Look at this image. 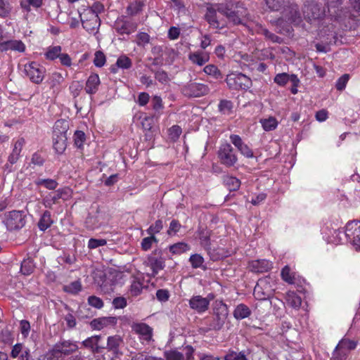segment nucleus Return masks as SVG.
Wrapping results in <instances>:
<instances>
[{
    "label": "nucleus",
    "instance_id": "obj_10",
    "mask_svg": "<svg viewBox=\"0 0 360 360\" xmlns=\"http://www.w3.org/2000/svg\"><path fill=\"white\" fill-rule=\"evenodd\" d=\"M217 157L220 163L226 167H231L238 162V157L233 148L227 142L220 145L217 152Z\"/></svg>",
    "mask_w": 360,
    "mask_h": 360
},
{
    "label": "nucleus",
    "instance_id": "obj_3",
    "mask_svg": "<svg viewBox=\"0 0 360 360\" xmlns=\"http://www.w3.org/2000/svg\"><path fill=\"white\" fill-rule=\"evenodd\" d=\"M68 129L69 124L65 120H58L54 124L52 136L53 148L59 155L63 154L67 148Z\"/></svg>",
    "mask_w": 360,
    "mask_h": 360
},
{
    "label": "nucleus",
    "instance_id": "obj_8",
    "mask_svg": "<svg viewBox=\"0 0 360 360\" xmlns=\"http://www.w3.org/2000/svg\"><path fill=\"white\" fill-rule=\"evenodd\" d=\"M226 82L230 89L247 90L252 85L251 79L243 73H231L226 78Z\"/></svg>",
    "mask_w": 360,
    "mask_h": 360
},
{
    "label": "nucleus",
    "instance_id": "obj_26",
    "mask_svg": "<svg viewBox=\"0 0 360 360\" xmlns=\"http://www.w3.org/2000/svg\"><path fill=\"white\" fill-rule=\"evenodd\" d=\"M123 342L122 338L117 335L109 336L107 340V346L105 347V349H107L108 351L112 352L113 354L117 356L120 354V346Z\"/></svg>",
    "mask_w": 360,
    "mask_h": 360
},
{
    "label": "nucleus",
    "instance_id": "obj_23",
    "mask_svg": "<svg viewBox=\"0 0 360 360\" xmlns=\"http://www.w3.org/2000/svg\"><path fill=\"white\" fill-rule=\"evenodd\" d=\"M188 57L193 64L198 66H202L210 60L209 53L201 51L191 52Z\"/></svg>",
    "mask_w": 360,
    "mask_h": 360
},
{
    "label": "nucleus",
    "instance_id": "obj_51",
    "mask_svg": "<svg viewBox=\"0 0 360 360\" xmlns=\"http://www.w3.org/2000/svg\"><path fill=\"white\" fill-rule=\"evenodd\" d=\"M158 242V239L155 237V236L149 235V236L142 239L141 243V249L143 251H148L150 250L153 243H157Z\"/></svg>",
    "mask_w": 360,
    "mask_h": 360
},
{
    "label": "nucleus",
    "instance_id": "obj_39",
    "mask_svg": "<svg viewBox=\"0 0 360 360\" xmlns=\"http://www.w3.org/2000/svg\"><path fill=\"white\" fill-rule=\"evenodd\" d=\"M20 153H21L18 151L15 152V150H12L11 153L8 157V162L4 167V171L11 172L13 170V165L18 161L20 157Z\"/></svg>",
    "mask_w": 360,
    "mask_h": 360
},
{
    "label": "nucleus",
    "instance_id": "obj_50",
    "mask_svg": "<svg viewBox=\"0 0 360 360\" xmlns=\"http://www.w3.org/2000/svg\"><path fill=\"white\" fill-rule=\"evenodd\" d=\"M116 65L120 68L128 70L131 68L132 61L127 56L122 55L117 58Z\"/></svg>",
    "mask_w": 360,
    "mask_h": 360
},
{
    "label": "nucleus",
    "instance_id": "obj_53",
    "mask_svg": "<svg viewBox=\"0 0 360 360\" xmlns=\"http://www.w3.org/2000/svg\"><path fill=\"white\" fill-rule=\"evenodd\" d=\"M162 229V221L161 219H158L155 221L154 224H151L148 227V229L146 230V232L148 235L155 236V234L159 233Z\"/></svg>",
    "mask_w": 360,
    "mask_h": 360
},
{
    "label": "nucleus",
    "instance_id": "obj_47",
    "mask_svg": "<svg viewBox=\"0 0 360 360\" xmlns=\"http://www.w3.org/2000/svg\"><path fill=\"white\" fill-rule=\"evenodd\" d=\"M65 292L76 295L82 290V283L79 281H75L63 288Z\"/></svg>",
    "mask_w": 360,
    "mask_h": 360
},
{
    "label": "nucleus",
    "instance_id": "obj_25",
    "mask_svg": "<svg viewBox=\"0 0 360 360\" xmlns=\"http://www.w3.org/2000/svg\"><path fill=\"white\" fill-rule=\"evenodd\" d=\"M101 339V335H93L84 340L82 345L84 347L91 349L94 353H100L102 349H105V346L98 345Z\"/></svg>",
    "mask_w": 360,
    "mask_h": 360
},
{
    "label": "nucleus",
    "instance_id": "obj_57",
    "mask_svg": "<svg viewBox=\"0 0 360 360\" xmlns=\"http://www.w3.org/2000/svg\"><path fill=\"white\" fill-rule=\"evenodd\" d=\"M189 262L193 268L198 269L200 268L202 266L205 260L202 255L199 254H193L191 255L189 258Z\"/></svg>",
    "mask_w": 360,
    "mask_h": 360
},
{
    "label": "nucleus",
    "instance_id": "obj_44",
    "mask_svg": "<svg viewBox=\"0 0 360 360\" xmlns=\"http://www.w3.org/2000/svg\"><path fill=\"white\" fill-rule=\"evenodd\" d=\"M61 50L60 46H49L44 53L45 58L49 60H54L58 58L61 53Z\"/></svg>",
    "mask_w": 360,
    "mask_h": 360
},
{
    "label": "nucleus",
    "instance_id": "obj_61",
    "mask_svg": "<svg viewBox=\"0 0 360 360\" xmlns=\"http://www.w3.org/2000/svg\"><path fill=\"white\" fill-rule=\"evenodd\" d=\"M181 224L177 219H172L169 224V229L167 231V233L169 236H174L176 235L181 229Z\"/></svg>",
    "mask_w": 360,
    "mask_h": 360
},
{
    "label": "nucleus",
    "instance_id": "obj_58",
    "mask_svg": "<svg viewBox=\"0 0 360 360\" xmlns=\"http://www.w3.org/2000/svg\"><path fill=\"white\" fill-rule=\"evenodd\" d=\"M346 226L343 229H335L333 231L332 242L334 243H340L343 241L344 238L346 239Z\"/></svg>",
    "mask_w": 360,
    "mask_h": 360
},
{
    "label": "nucleus",
    "instance_id": "obj_60",
    "mask_svg": "<svg viewBox=\"0 0 360 360\" xmlns=\"http://www.w3.org/2000/svg\"><path fill=\"white\" fill-rule=\"evenodd\" d=\"M151 71L154 73L155 79L161 84H166L169 82V78L166 71L163 70H158L157 71L151 70Z\"/></svg>",
    "mask_w": 360,
    "mask_h": 360
},
{
    "label": "nucleus",
    "instance_id": "obj_41",
    "mask_svg": "<svg viewBox=\"0 0 360 360\" xmlns=\"http://www.w3.org/2000/svg\"><path fill=\"white\" fill-rule=\"evenodd\" d=\"M35 268L34 261L32 258L28 257L23 259L21 263L20 271L22 274L28 276L32 274Z\"/></svg>",
    "mask_w": 360,
    "mask_h": 360
},
{
    "label": "nucleus",
    "instance_id": "obj_29",
    "mask_svg": "<svg viewBox=\"0 0 360 360\" xmlns=\"http://www.w3.org/2000/svg\"><path fill=\"white\" fill-rule=\"evenodd\" d=\"M265 5L269 12H280L285 11L289 3L288 0H264Z\"/></svg>",
    "mask_w": 360,
    "mask_h": 360
},
{
    "label": "nucleus",
    "instance_id": "obj_22",
    "mask_svg": "<svg viewBox=\"0 0 360 360\" xmlns=\"http://www.w3.org/2000/svg\"><path fill=\"white\" fill-rule=\"evenodd\" d=\"M217 12H218L217 4H214L213 6L207 7L205 18L211 27L215 29H221L224 25L218 20Z\"/></svg>",
    "mask_w": 360,
    "mask_h": 360
},
{
    "label": "nucleus",
    "instance_id": "obj_18",
    "mask_svg": "<svg viewBox=\"0 0 360 360\" xmlns=\"http://www.w3.org/2000/svg\"><path fill=\"white\" fill-rule=\"evenodd\" d=\"M281 13L292 23L299 24L302 21V17L299 11L298 6L295 4H292L289 1L288 6L285 8V11H283Z\"/></svg>",
    "mask_w": 360,
    "mask_h": 360
},
{
    "label": "nucleus",
    "instance_id": "obj_27",
    "mask_svg": "<svg viewBox=\"0 0 360 360\" xmlns=\"http://www.w3.org/2000/svg\"><path fill=\"white\" fill-rule=\"evenodd\" d=\"M80 18L83 28L89 32H94L100 25V18L97 15H90L89 18L86 19L80 15Z\"/></svg>",
    "mask_w": 360,
    "mask_h": 360
},
{
    "label": "nucleus",
    "instance_id": "obj_46",
    "mask_svg": "<svg viewBox=\"0 0 360 360\" xmlns=\"http://www.w3.org/2000/svg\"><path fill=\"white\" fill-rule=\"evenodd\" d=\"M143 288V283L137 278H134L129 288V293L132 297L141 295Z\"/></svg>",
    "mask_w": 360,
    "mask_h": 360
},
{
    "label": "nucleus",
    "instance_id": "obj_9",
    "mask_svg": "<svg viewBox=\"0 0 360 360\" xmlns=\"http://www.w3.org/2000/svg\"><path fill=\"white\" fill-rule=\"evenodd\" d=\"M113 28L120 35H130L138 29V23L126 15L118 17L114 22Z\"/></svg>",
    "mask_w": 360,
    "mask_h": 360
},
{
    "label": "nucleus",
    "instance_id": "obj_45",
    "mask_svg": "<svg viewBox=\"0 0 360 360\" xmlns=\"http://www.w3.org/2000/svg\"><path fill=\"white\" fill-rule=\"evenodd\" d=\"M143 7V3L141 1H135L130 3L127 7V13L128 15L134 16L140 13Z\"/></svg>",
    "mask_w": 360,
    "mask_h": 360
},
{
    "label": "nucleus",
    "instance_id": "obj_13",
    "mask_svg": "<svg viewBox=\"0 0 360 360\" xmlns=\"http://www.w3.org/2000/svg\"><path fill=\"white\" fill-rule=\"evenodd\" d=\"M356 341L347 338H343L335 347L333 352V358L335 360L345 359L348 353L351 350L356 349Z\"/></svg>",
    "mask_w": 360,
    "mask_h": 360
},
{
    "label": "nucleus",
    "instance_id": "obj_59",
    "mask_svg": "<svg viewBox=\"0 0 360 360\" xmlns=\"http://www.w3.org/2000/svg\"><path fill=\"white\" fill-rule=\"evenodd\" d=\"M90 326L94 330H101L108 326V320L104 317L94 319L91 321Z\"/></svg>",
    "mask_w": 360,
    "mask_h": 360
},
{
    "label": "nucleus",
    "instance_id": "obj_62",
    "mask_svg": "<svg viewBox=\"0 0 360 360\" xmlns=\"http://www.w3.org/2000/svg\"><path fill=\"white\" fill-rule=\"evenodd\" d=\"M105 62L106 58L105 54L101 51H96L94 59V64L95 66L101 68L105 65Z\"/></svg>",
    "mask_w": 360,
    "mask_h": 360
},
{
    "label": "nucleus",
    "instance_id": "obj_1",
    "mask_svg": "<svg viewBox=\"0 0 360 360\" xmlns=\"http://www.w3.org/2000/svg\"><path fill=\"white\" fill-rule=\"evenodd\" d=\"M217 9L230 22L236 25L242 24L243 19L248 15L245 4L235 0H226L224 3L217 4Z\"/></svg>",
    "mask_w": 360,
    "mask_h": 360
},
{
    "label": "nucleus",
    "instance_id": "obj_16",
    "mask_svg": "<svg viewBox=\"0 0 360 360\" xmlns=\"http://www.w3.org/2000/svg\"><path fill=\"white\" fill-rule=\"evenodd\" d=\"M346 241L356 249H360V221H349L346 224Z\"/></svg>",
    "mask_w": 360,
    "mask_h": 360
},
{
    "label": "nucleus",
    "instance_id": "obj_17",
    "mask_svg": "<svg viewBox=\"0 0 360 360\" xmlns=\"http://www.w3.org/2000/svg\"><path fill=\"white\" fill-rule=\"evenodd\" d=\"M13 51L22 53L26 51L25 43L20 39L0 41V52Z\"/></svg>",
    "mask_w": 360,
    "mask_h": 360
},
{
    "label": "nucleus",
    "instance_id": "obj_4",
    "mask_svg": "<svg viewBox=\"0 0 360 360\" xmlns=\"http://www.w3.org/2000/svg\"><path fill=\"white\" fill-rule=\"evenodd\" d=\"M111 219L109 209L106 207L98 206L94 213H89L84 224L88 230H95L107 225Z\"/></svg>",
    "mask_w": 360,
    "mask_h": 360
},
{
    "label": "nucleus",
    "instance_id": "obj_35",
    "mask_svg": "<svg viewBox=\"0 0 360 360\" xmlns=\"http://www.w3.org/2000/svg\"><path fill=\"white\" fill-rule=\"evenodd\" d=\"M203 72L215 79H221L223 78V75L217 65L213 64L207 65L203 68Z\"/></svg>",
    "mask_w": 360,
    "mask_h": 360
},
{
    "label": "nucleus",
    "instance_id": "obj_64",
    "mask_svg": "<svg viewBox=\"0 0 360 360\" xmlns=\"http://www.w3.org/2000/svg\"><path fill=\"white\" fill-rule=\"evenodd\" d=\"M150 42V36L146 32H139L136 35V44L139 46H144Z\"/></svg>",
    "mask_w": 360,
    "mask_h": 360
},
{
    "label": "nucleus",
    "instance_id": "obj_42",
    "mask_svg": "<svg viewBox=\"0 0 360 360\" xmlns=\"http://www.w3.org/2000/svg\"><path fill=\"white\" fill-rule=\"evenodd\" d=\"M281 276L282 279L289 283V284H294L295 283L296 281V275L295 272H292L290 270V268L286 265L285 266L281 272Z\"/></svg>",
    "mask_w": 360,
    "mask_h": 360
},
{
    "label": "nucleus",
    "instance_id": "obj_31",
    "mask_svg": "<svg viewBox=\"0 0 360 360\" xmlns=\"http://www.w3.org/2000/svg\"><path fill=\"white\" fill-rule=\"evenodd\" d=\"M148 262L152 269L153 275H156L160 270H162L165 266V261L162 257L156 258L152 255L148 257Z\"/></svg>",
    "mask_w": 360,
    "mask_h": 360
},
{
    "label": "nucleus",
    "instance_id": "obj_2",
    "mask_svg": "<svg viewBox=\"0 0 360 360\" xmlns=\"http://www.w3.org/2000/svg\"><path fill=\"white\" fill-rule=\"evenodd\" d=\"M212 305L213 316L206 320L207 325L209 330L219 331L222 329L228 318L229 307L221 300H216Z\"/></svg>",
    "mask_w": 360,
    "mask_h": 360
},
{
    "label": "nucleus",
    "instance_id": "obj_37",
    "mask_svg": "<svg viewBox=\"0 0 360 360\" xmlns=\"http://www.w3.org/2000/svg\"><path fill=\"white\" fill-rule=\"evenodd\" d=\"M288 304L294 309H299L302 304L301 297L295 292L290 291L286 295Z\"/></svg>",
    "mask_w": 360,
    "mask_h": 360
},
{
    "label": "nucleus",
    "instance_id": "obj_15",
    "mask_svg": "<svg viewBox=\"0 0 360 360\" xmlns=\"http://www.w3.org/2000/svg\"><path fill=\"white\" fill-rule=\"evenodd\" d=\"M78 349L77 345L70 340H64L56 344L50 352V360L58 359L63 355H69Z\"/></svg>",
    "mask_w": 360,
    "mask_h": 360
},
{
    "label": "nucleus",
    "instance_id": "obj_6",
    "mask_svg": "<svg viewBox=\"0 0 360 360\" xmlns=\"http://www.w3.org/2000/svg\"><path fill=\"white\" fill-rule=\"evenodd\" d=\"M3 223L9 231H18L26 224V216L23 211L12 210L4 214Z\"/></svg>",
    "mask_w": 360,
    "mask_h": 360
},
{
    "label": "nucleus",
    "instance_id": "obj_63",
    "mask_svg": "<svg viewBox=\"0 0 360 360\" xmlns=\"http://www.w3.org/2000/svg\"><path fill=\"white\" fill-rule=\"evenodd\" d=\"M349 79V74H344L342 75L335 83V88L338 91H342L345 89L346 85Z\"/></svg>",
    "mask_w": 360,
    "mask_h": 360
},
{
    "label": "nucleus",
    "instance_id": "obj_20",
    "mask_svg": "<svg viewBox=\"0 0 360 360\" xmlns=\"http://www.w3.org/2000/svg\"><path fill=\"white\" fill-rule=\"evenodd\" d=\"M132 330L139 335L143 340L149 342L152 340L153 328L144 323H134L131 326Z\"/></svg>",
    "mask_w": 360,
    "mask_h": 360
},
{
    "label": "nucleus",
    "instance_id": "obj_34",
    "mask_svg": "<svg viewBox=\"0 0 360 360\" xmlns=\"http://www.w3.org/2000/svg\"><path fill=\"white\" fill-rule=\"evenodd\" d=\"M250 354V352L249 349L243 350L239 352H236L233 350H229L224 356V360H248L247 355Z\"/></svg>",
    "mask_w": 360,
    "mask_h": 360
},
{
    "label": "nucleus",
    "instance_id": "obj_5",
    "mask_svg": "<svg viewBox=\"0 0 360 360\" xmlns=\"http://www.w3.org/2000/svg\"><path fill=\"white\" fill-rule=\"evenodd\" d=\"M197 238L199 239L201 247L207 252L212 261H217L221 259L224 255L216 252L215 249L212 248L211 236L212 231L206 226H199L196 231Z\"/></svg>",
    "mask_w": 360,
    "mask_h": 360
},
{
    "label": "nucleus",
    "instance_id": "obj_33",
    "mask_svg": "<svg viewBox=\"0 0 360 360\" xmlns=\"http://www.w3.org/2000/svg\"><path fill=\"white\" fill-rule=\"evenodd\" d=\"M223 183L224 186L230 191H238L240 186L241 182L240 181L233 176H224L223 177Z\"/></svg>",
    "mask_w": 360,
    "mask_h": 360
},
{
    "label": "nucleus",
    "instance_id": "obj_7",
    "mask_svg": "<svg viewBox=\"0 0 360 360\" xmlns=\"http://www.w3.org/2000/svg\"><path fill=\"white\" fill-rule=\"evenodd\" d=\"M23 72L31 82L40 84L45 77L46 70L38 62L30 61L24 65Z\"/></svg>",
    "mask_w": 360,
    "mask_h": 360
},
{
    "label": "nucleus",
    "instance_id": "obj_56",
    "mask_svg": "<svg viewBox=\"0 0 360 360\" xmlns=\"http://www.w3.org/2000/svg\"><path fill=\"white\" fill-rule=\"evenodd\" d=\"M83 88V84L79 81H73L69 86L70 94L74 98H77L79 95Z\"/></svg>",
    "mask_w": 360,
    "mask_h": 360
},
{
    "label": "nucleus",
    "instance_id": "obj_36",
    "mask_svg": "<svg viewBox=\"0 0 360 360\" xmlns=\"http://www.w3.org/2000/svg\"><path fill=\"white\" fill-rule=\"evenodd\" d=\"M34 182L37 186H42L49 190H55L58 186V183L56 181V180L53 179L38 178Z\"/></svg>",
    "mask_w": 360,
    "mask_h": 360
},
{
    "label": "nucleus",
    "instance_id": "obj_48",
    "mask_svg": "<svg viewBox=\"0 0 360 360\" xmlns=\"http://www.w3.org/2000/svg\"><path fill=\"white\" fill-rule=\"evenodd\" d=\"M44 0H22L20 2V6L22 8L30 11V7L35 9L39 8L42 6Z\"/></svg>",
    "mask_w": 360,
    "mask_h": 360
},
{
    "label": "nucleus",
    "instance_id": "obj_19",
    "mask_svg": "<svg viewBox=\"0 0 360 360\" xmlns=\"http://www.w3.org/2000/svg\"><path fill=\"white\" fill-rule=\"evenodd\" d=\"M210 305V301L200 295L193 296L189 300V307L198 313L206 311Z\"/></svg>",
    "mask_w": 360,
    "mask_h": 360
},
{
    "label": "nucleus",
    "instance_id": "obj_54",
    "mask_svg": "<svg viewBox=\"0 0 360 360\" xmlns=\"http://www.w3.org/2000/svg\"><path fill=\"white\" fill-rule=\"evenodd\" d=\"M86 141V135L84 131L77 130L74 134L75 146L78 148H82Z\"/></svg>",
    "mask_w": 360,
    "mask_h": 360
},
{
    "label": "nucleus",
    "instance_id": "obj_43",
    "mask_svg": "<svg viewBox=\"0 0 360 360\" xmlns=\"http://www.w3.org/2000/svg\"><path fill=\"white\" fill-rule=\"evenodd\" d=\"M190 247L188 243L179 242L169 247V252L173 255H181L189 250Z\"/></svg>",
    "mask_w": 360,
    "mask_h": 360
},
{
    "label": "nucleus",
    "instance_id": "obj_21",
    "mask_svg": "<svg viewBox=\"0 0 360 360\" xmlns=\"http://www.w3.org/2000/svg\"><path fill=\"white\" fill-rule=\"evenodd\" d=\"M248 267L254 273H265L272 268V263L267 259H257L249 263Z\"/></svg>",
    "mask_w": 360,
    "mask_h": 360
},
{
    "label": "nucleus",
    "instance_id": "obj_14",
    "mask_svg": "<svg viewBox=\"0 0 360 360\" xmlns=\"http://www.w3.org/2000/svg\"><path fill=\"white\" fill-rule=\"evenodd\" d=\"M210 91V88L207 84L189 82L181 89V93L186 97L195 98L207 95Z\"/></svg>",
    "mask_w": 360,
    "mask_h": 360
},
{
    "label": "nucleus",
    "instance_id": "obj_24",
    "mask_svg": "<svg viewBox=\"0 0 360 360\" xmlns=\"http://www.w3.org/2000/svg\"><path fill=\"white\" fill-rule=\"evenodd\" d=\"M101 81L98 75L96 73H91L86 82V92L90 95L95 94L98 90Z\"/></svg>",
    "mask_w": 360,
    "mask_h": 360
},
{
    "label": "nucleus",
    "instance_id": "obj_38",
    "mask_svg": "<svg viewBox=\"0 0 360 360\" xmlns=\"http://www.w3.org/2000/svg\"><path fill=\"white\" fill-rule=\"evenodd\" d=\"M258 33L262 34L264 36L266 40H269L273 43L281 44L283 41V39L281 37L276 35L275 34L269 31L266 28L262 26L259 27Z\"/></svg>",
    "mask_w": 360,
    "mask_h": 360
},
{
    "label": "nucleus",
    "instance_id": "obj_55",
    "mask_svg": "<svg viewBox=\"0 0 360 360\" xmlns=\"http://www.w3.org/2000/svg\"><path fill=\"white\" fill-rule=\"evenodd\" d=\"M13 341V335L8 328L0 331V342L4 344H11Z\"/></svg>",
    "mask_w": 360,
    "mask_h": 360
},
{
    "label": "nucleus",
    "instance_id": "obj_40",
    "mask_svg": "<svg viewBox=\"0 0 360 360\" xmlns=\"http://www.w3.org/2000/svg\"><path fill=\"white\" fill-rule=\"evenodd\" d=\"M233 108V103L231 101L222 99L218 104V110L222 115H230Z\"/></svg>",
    "mask_w": 360,
    "mask_h": 360
},
{
    "label": "nucleus",
    "instance_id": "obj_28",
    "mask_svg": "<svg viewBox=\"0 0 360 360\" xmlns=\"http://www.w3.org/2000/svg\"><path fill=\"white\" fill-rule=\"evenodd\" d=\"M71 189L68 187L59 188L53 195H50L51 203L45 205V206L51 207V205L58 203L60 199H62L65 201L68 200L71 197Z\"/></svg>",
    "mask_w": 360,
    "mask_h": 360
},
{
    "label": "nucleus",
    "instance_id": "obj_12",
    "mask_svg": "<svg viewBox=\"0 0 360 360\" xmlns=\"http://www.w3.org/2000/svg\"><path fill=\"white\" fill-rule=\"evenodd\" d=\"M274 291L270 283V278L264 277L258 280L253 295L258 300H266L273 295Z\"/></svg>",
    "mask_w": 360,
    "mask_h": 360
},
{
    "label": "nucleus",
    "instance_id": "obj_49",
    "mask_svg": "<svg viewBox=\"0 0 360 360\" xmlns=\"http://www.w3.org/2000/svg\"><path fill=\"white\" fill-rule=\"evenodd\" d=\"M261 124L263 129L269 131L274 130L278 127V122L275 117H269L267 119L262 120Z\"/></svg>",
    "mask_w": 360,
    "mask_h": 360
},
{
    "label": "nucleus",
    "instance_id": "obj_11",
    "mask_svg": "<svg viewBox=\"0 0 360 360\" xmlns=\"http://www.w3.org/2000/svg\"><path fill=\"white\" fill-rule=\"evenodd\" d=\"M302 13L304 19L311 22L321 20L325 16V8L318 3L311 1L304 5Z\"/></svg>",
    "mask_w": 360,
    "mask_h": 360
},
{
    "label": "nucleus",
    "instance_id": "obj_32",
    "mask_svg": "<svg viewBox=\"0 0 360 360\" xmlns=\"http://www.w3.org/2000/svg\"><path fill=\"white\" fill-rule=\"evenodd\" d=\"M251 313L250 309L246 304L241 303L236 307L233 315L236 320H242L249 317Z\"/></svg>",
    "mask_w": 360,
    "mask_h": 360
},
{
    "label": "nucleus",
    "instance_id": "obj_30",
    "mask_svg": "<svg viewBox=\"0 0 360 360\" xmlns=\"http://www.w3.org/2000/svg\"><path fill=\"white\" fill-rule=\"evenodd\" d=\"M53 224V220L51 218V212L45 210L38 221L37 226L40 231H45L50 228Z\"/></svg>",
    "mask_w": 360,
    "mask_h": 360
},
{
    "label": "nucleus",
    "instance_id": "obj_52",
    "mask_svg": "<svg viewBox=\"0 0 360 360\" xmlns=\"http://www.w3.org/2000/svg\"><path fill=\"white\" fill-rule=\"evenodd\" d=\"M289 81H291V75L286 72L276 75L274 82L281 86H284Z\"/></svg>",
    "mask_w": 360,
    "mask_h": 360
}]
</instances>
